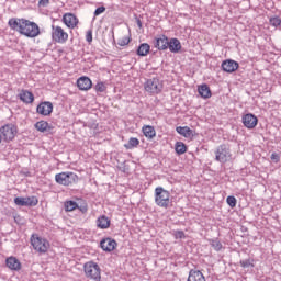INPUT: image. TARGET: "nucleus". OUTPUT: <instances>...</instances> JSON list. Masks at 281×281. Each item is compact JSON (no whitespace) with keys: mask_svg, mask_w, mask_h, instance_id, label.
I'll list each match as a JSON object with an SVG mask.
<instances>
[{"mask_svg":"<svg viewBox=\"0 0 281 281\" xmlns=\"http://www.w3.org/2000/svg\"><path fill=\"white\" fill-rule=\"evenodd\" d=\"M8 25L13 32H18L26 38H36L41 36V27L36 22H32L25 18H11L8 21Z\"/></svg>","mask_w":281,"mask_h":281,"instance_id":"obj_1","label":"nucleus"},{"mask_svg":"<svg viewBox=\"0 0 281 281\" xmlns=\"http://www.w3.org/2000/svg\"><path fill=\"white\" fill-rule=\"evenodd\" d=\"M154 201L158 207L168 210L172 205V195L164 187H157L154 191Z\"/></svg>","mask_w":281,"mask_h":281,"instance_id":"obj_2","label":"nucleus"},{"mask_svg":"<svg viewBox=\"0 0 281 281\" xmlns=\"http://www.w3.org/2000/svg\"><path fill=\"white\" fill-rule=\"evenodd\" d=\"M31 247H33L36 254L45 255L52 249V244L47 238L42 237L38 234H32L30 238Z\"/></svg>","mask_w":281,"mask_h":281,"instance_id":"obj_3","label":"nucleus"},{"mask_svg":"<svg viewBox=\"0 0 281 281\" xmlns=\"http://www.w3.org/2000/svg\"><path fill=\"white\" fill-rule=\"evenodd\" d=\"M83 273L88 280H102V270L95 261H88L83 265Z\"/></svg>","mask_w":281,"mask_h":281,"instance_id":"obj_4","label":"nucleus"},{"mask_svg":"<svg viewBox=\"0 0 281 281\" xmlns=\"http://www.w3.org/2000/svg\"><path fill=\"white\" fill-rule=\"evenodd\" d=\"M144 89L149 95H159L164 91V81L157 77L147 79L144 83Z\"/></svg>","mask_w":281,"mask_h":281,"instance_id":"obj_5","label":"nucleus"},{"mask_svg":"<svg viewBox=\"0 0 281 281\" xmlns=\"http://www.w3.org/2000/svg\"><path fill=\"white\" fill-rule=\"evenodd\" d=\"M52 41L59 45H65L69 41V33L60 25H52Z\"/></svg>","mask_w":281,"mask_h":281,"instance_id":"obj_6","label":"nucleus"},{"mask_svg":"<svg viewBox=\"0 0 281 281\" xmlns=\"http://www.w3.org/2000/svg\"><path fill=\"white\" fill-rule=\"evenodd\" d=\"M55 181L59 186H74L78 181V175L74 172H60L55 175Z\"/></svg>","mask_w":281,"mask_h":281,"instance_id":"obj_7","label":"nucleus"},{"mask_svg":"<svg viewBox=\"0 0 281 281\" xmlns=\"http://www.w3.org/2000/svg\"><path fill=\"white\" fill-rule=\"evenodd\" d=\"M18 133L19 128L14 124H5L2 127H0V134L4 142H12L14 137H16Z\"/></svg>","mask_w":281,"mask_h":281,"instance_id":"obj_8","label":"nucleus"},{"mask_svg":"<svg viewBox=\"0 0 281 281\" xmlns=\"http://www.w3.org/2000/svg\"><path fill=\"white\" fill-rule=\"evenodd\" d=\"M232 159V151L229 150V146L220 145L215 151V160L220 161V164H227Z\"/></svg>","mask_w":281,"mask_h":281,"instance_id":"obj_9","label":"nucleus"},{"mask_svg":"<svg viewBox=\"0 0 281 281\" xmlns=\"http://www.w3.org/2000/svg\"><path fill=\"white\" fill-rule=\"evenodd\" d=\"M14 203L20 207H36V205H38V198L35 195L26 198L18 196L14 199Z\"/></svg>","mask_w":281,"mask_h":281,"instance_id":"obj_10","label":"nucleus"},{"mask_svg":"<svg viewBox=\"0 0 281 281\" xmlns=\"http://www.w3.org/2000/svg\"><path fill=\"white\" fill-rule=\"evenodd\" d=\"M61 22L64 23V25H66V27H68V30H76V27H78L80 23V20L78 19V16H76V14L68 12L64 13Z\"/></svg>","mask_w":281,"mask_h":281,"instance_id":"obj_11","label":"nucleus"},{"mask_svg":"<svg viewBox=\"0 0 281 281\" xmlns=\"http://www.w3.org/2000/svg\"><path fill=\"white\" fill-rule=\"evenodd\" d=\"M36 113L38 115H43L44 117H48L54 113V104L49 101L41 102L36 108Z\"/></svg>","mask_w":281,"mask_h":281,"instance_id":"obj_12","label":"nucleus"},{"mask_svg":"<svg viewBox=\"0 0 281 281\" xmlns=\"http://www.w3.org/2000/svg\"><path fill=\"white\" fill-rule=\"evenodd\" d=\"M100 247L103 251H115V249L117 248V241H115V239L111 237H106L100 241Z\"/></svg>","mask_w":281,"mask_h":281,"instance_id":"obj_13","label":"nucleus"},{"mask_svg":"<svg viewBox=\"0 0 281 281\" xmlns=\"http://www.w3.org/2000/svg\"><path fill=\"white\" fill-rule=\"evenodd\" d=\"M77 87L79 91H89L93 87V81L87 76H82L77 79Z\"/></svg>","mask_w":281,"mask_h":281,"instance_id":"obj_14","label":"nucleus"},{"mask_svg":"<svg viewBox=\"0 0 281 281\" xmlns=\"http://www.w3.org/2000/svg\"><path fill=\"white\" fill-rule=\"evenodd\" d=\"M168 36L166 35H159L158 37H155L154 40V46L156 49H159L160 52H166L168 49Z\"/></svg>","mask_w":281,"mask_h":281,"instance_id":"obj_15","label":"nucleus"},{"mask_svg":"<svg viewBox=\"0 0 281 281\" xmlns=\"http://www.w3.org/2000/svg\"><path fill=\"white\" fill-rule=\"evenodd\" d=\"M239 67L240 65L233 59H227L222 63V69L226 71V74H234Z\"/></svg>","mask_w":281,"mask_h":281,"instance_id":"obj_16","label":"nucleus"},{"mask_svg":"<svg viewBox=\"0 0 281 281\" xmlns=\"http://www.w3.org/2000/svg\"><path fill=\"white\" fill-rule=\"evenodd\" d=\"M243 124L246 128H256L258 126V117L251 113L243 116Z\"/></svg>","mask_w":281,"mask_h":281,"instance_id":"obj_17","label":"nucleus"},{"mask_svg":"<svg viewBox=\"0 0 281 281\" xmlns=\"http://www.w3.org/2000/svg\"><path fill=\"white\" fill-rule=\"evenodd\" d=\"M176 132L182 137H186V139H193L194 135H196V133L189 126H178L176 127Z\"/></svg>","mask_w":281,"mask_h":281,"instance_id":"obj_18","label":"nucleus"},{"mask_svg":"<svg viewBox=\"0 0 281 281\" xmlns=\"http://www.w3.org/2000/svg\"><path fill=\"white\" fill-rule=\"evenodd\" d=\"M34 128L38 131V133H52L54 131V126L50 125L47 121H38L34 124Z\"/></svg>","mask_w":281,"mask_h":281,"instance_id":"obj_19","label":"nucleus"},{"mask_svg":"<svg viewBox=\"0 0 281 281\" xmlns=\"http://www.w3.org/2000/svg\"><path fill=\"white\" fill-rule=\"evenodd\" d=\"M198 92L204 100H210V98H212V90L206 83L199 86Z\"/></svg>","mask_w":281,"mask_h":281,"instance_id":"obj_20","label":"nucleus"},{"mask_svg":"<svg viewBox=\"0 0 281 281\" xmlns=\"http://www.w3.org/2000/svg\"><path fill=\"white\" fill-rule=\"evenodd\" d=\"M187 281H206L205 276L200 270H190Z\"/></svg>","mask_w":281,"mask_h":281,"instance_id":"obj_21","label":"nucleus"},{"mask_svg":"<svg viewBox=\"0 0 281 281\" xmlns=\"http://www.w3.org/2000/svg\"><path fill=\"white\" fill-rule=\"evenodd\" d=\"M19 98L24 104H32L34 102V94L27 90H22Z\"/></svg>","mask_w":281,"mask_h":281,"instance_id":"obj_22","label":"nucleus"},{"mask_svg":"<svg viewBox=\"0 0 281 281\" xmlns=\"http://www.w3.org/2000/svg\"><path fill=\"white\" fill-rule=\"evenodd\" d=\"M97 227L99 229H109L111 227V220L106 215H101L97 220Z\"/></svg>","mask_w":281,"mask_h":281,"instance_id":"obj_23","label":"nucleus"},{"mask_svg":"<svg viewBox=\"0 0 281 281\" xmlns=\"http://www.w3.org/2000/svg\"><path fill=\"white\" fill-rule=\"evenodd\" d=\"M168 49L172 54H177V53L181 52V42H179L178 38H171L168 42Z\"/></svg>","mask_w":281,"mask_h":281,"instance_id":"obj_24","label":"nucleus"},{"mask_svg":"<svg viewBox=\"0 0 281 281\" xmlns=\"http://www.w3.org/2000/svg\"><path fill=\"white\" fill-rule=\"evenodd\" d=\"M7 267L12 271H19L21 269V261L15 257H9L7 259Z\"/></svg>","mask_w":281,"mask_h":281,"instance_id":"obj_25","label":"nucleus"},{"mask_svg":"<svg viewBox=\"0 0 281 281\" xmlns=\"http://www.w3.org/2000/svg\"><path fill=\"white\" fill-rule=\"evenodd\" d=\"M143 134L147 137V139H154V137L157 136V131H155V127L150 125H144L142 127Z\"/></svg>","mask_w":281,"mask_h":281,"instance_id":"obj_26","label":"nucleus"},{"mask_svg":"<svg viewBox=\"0 0 281 281\" xmlns=\"http://www.w3.org/2000/svg\"><path fill=\"white\" fill-rule=\"evenodd\" d=\"M136 54H137V56H142V57L150 54V44H148V43L140 44L136 50Z\"/></svg>","mask_w":281,"mask_h":281,"instance_id":"obj_27","label":"nucleus"},{"mask_svg":"<svg viewBox=\"0 0 281 281\" xmlns=\"http://www.w3.org/2000/svg\"><path fill=\"white\" fill-rule=\"evenodd\" d=\"M137 146H139V138L131 137L128 143L124 145V148H126V150H133V148H137Z\"/></svg>","mask_w":281,"mask_h":281,"instance_id":"obj_28","label":"nucleus"},{"mask_svg":"<svg viewBox=\"0 0 281 281\" xmlns=\"http://www.w3.org/2000/svg\"><path fill=\"white\" fill-rule=\"evenodd\" d=\"M175 150L177 155H186V153H188V146H186L183 142H177Z\"/></svg>","mask_w":281,"mask_h":281,"instance_id":"obj_29","label":"nucleus"},{"mask_svg":"<svg viewBox=\"0 0 281 281\" xmlns=\"http://www.w3.org/2000/svg\"><path fill=\"white\" fill-rule=\"evenodd\" d=\"M65 210H66V212H74V210H78V203H76L74 201H66Z\"/></svg>","mask_w":281,"mask_h":281,"instance_id":"obj_30","label":"nucleus"},{"mask_svg":"<svg viewBox=\"0 0 281 281\" xmlns=\"http://www.w3.org/2000/svg\"><path fill=\"white\" fill-rule=\"evenodd\" d=\"M94 90L97 93H104V91H106V83H104V81L97 82Z\"/></svg>","mask_w":281,"mask_h":281,"instance_id":"obj_31","label":"nucleus"},{"mask_svg":"<svg viewBox=\"0 0 281 281\" xmlns=\"http://www.w3.org/2000/svg\"><path fill=\"white\" fill-rule=\"evenodd\" d=\"M269 23H270V25H272V27H280L281 19H280V16H272V18H270Z\"/></svg>","mask_w":281,"mask_h":281,"instance_id":"obj_32","label":"nucleus"},{"mask_svg":"<svg viewBox=\"0 0 281 281\" xmlns=\"http://www.w3.org/2000/svg\"><path fill=\"white\" fill-rule=\"evenodd\" d=\"M226 203L227 205H229V207H236V199L234 198V195H229L226 198Z\"/></svg>","mask_w":281,"mask_h":281,"instance_id":"obj_33","label":"nucleus"},{"mask_svg":"<svg viewBox=\"0 0 281 281\" xmlns=\"http://www.w3.org/2000/svg\"><path fill=\"white\" fill-rule=\"evenodd\" d=\"M211 245L215 251H221V249H223V244L218 240H213Z\"/></svg>","mask_w":281,"mask_h":281,"instance_id":"obj_34","label":"nucleus"},{"mask_svg":"<svg viewBox=\"0 0 281 281\" xmlns=\"http://www.w3.org/2000/svg\"><path fill=\"white\" fill-rule=\"evenodd\" d=\"M173 236L176 240L183 239L186 238V233H183V231H176L173 232Z\"/></svg>","mask_w":281,"mask_h":281,"instance_id":"obj_35","label":"nucleus"},{"mask_svg":"<svg viewBox=\"0 0 281 281\" xmlns=\"http://www.w3.org/2000/svg\"><path fill=\"white\" fill-rule=\"evenodd\" d=\"M131 43V38L128 37H123V38H120L117 44L121 46V47H124L126 45H128Z\"/></svg>","mask_w":281,"mask_h":281,"instance_id":"obj_36","label":"nucleus"},{"mask_svg":"<svg viewBox=\"0 0 281 281\" xmlns=\"http://www.w3.org/2000/svg\"><path fill=\"white\" fill-rule=\"evenodd\" d=\"M104 12H106V8L105 7H99L94 11V16H100V14H104Z\"/></svg>","mask_w":281,"mask_h":281,"instance_id":"obj_37","label":"nucleus"},{"mask_svg":"<svg viewBox=\"0 0 281 281\" xmlns=\"http://www.w3.org/2000/svg\"><path fill=\"white\" fill-rule=\"evenodd\" d=\"M86 41L88 43H92L93 41V32L92 31H88L87 34H86Z\"/></svg>","mask_w":281,"mask_h":281,"instance_id":"obj_38","label":"nucleus"},{"mask_svg":"<svg viewBox=\"0 0 281 281\" xmlns=\"http://www.w3.org/2000/svg\"><path fill=\"white\" fill-rule=\"evenodd\" d=\"M240 267H243L244 269L247 267H254V265H251V262L249 260H241L239 262Z\"/></svg>","mask_w":281,"mask_h":281,"instance_id":"obj_39","label":"nucleus"},{"mask_svg":"<svg viewBox=\"0 0 281 281\" xmlns=\"http://www.w3.org/2000/svg\"><path fill=\"white\" fill-rule=\"evenodd\" d=\"M270 159L272 161H276V164H278L280 161V155H278L277 153H273V154H271Z\"/></svg>","mask_w":281,"mask_h":281,"instance_id":"obj_40","label":"nucleus"},{"mask_svg":"<svg viewBox=\"0 0 281 281\" xmlns=\"http://www.w3.org/2000/svg\"><path fill=\"white\" fill-rule=\"evenodd\" d=\"M38 5H41L42 8H45L49 5V0H40Z\"/></svg>","mask_w":281,"mask_h":281,"instance_id":"obj_41","label":"nucleus"},{"mask_svg":"<svg viewBox=\"0 0 281 281\" xmlns=\"http://www.w3.org/2000/svg\"><path fill=\"white\" fill-rule=\"evenodd\" d=\"M78 209H79L80 212H82L83 214L87 213V210H88L87 205L80 206V207H78Z\"/></svg>","mask_w":281,"mask_h":281,"instance_id":"obj_42","label":"nucleus"},{"mask_svg":"<svg viewBox=\"0 0 281 281\" xmlns=\"http://www.w3.org/2000/svg\"><path fill=\"white\" fill-rule=\"evenodd\" d=\"M138 25H139V27H142V22L140 21H138Z\"/></svg>","mask_w":281,"mask_h":281,"instance_id":"obj_43","label":"nucleus"},{"mask_svg":"<svg viewBox=\"0 0 281 281\" xmlns=\"http://www.w3.org/2000/svg\"><path fill=\"white\" fill-rule=\"evenodd\" d=\"M0 144H1V136H0Z\"/></svg>","mask_w":281,"mask_h":281,"instance_id":"obj_44","label":"nucleus"}]
</instances>
